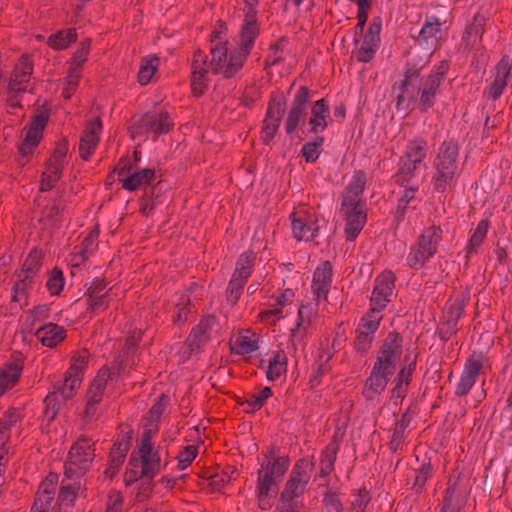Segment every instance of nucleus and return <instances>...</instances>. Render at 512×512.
<instances>
[{
    "label": "nucleus",
    "mask_w": 512,
    "mask_h": 512,
    "mask_svg": "<svg viewBox=\"0 0 512 512\" xmlns=\"http://www.w3.org/2000/svg\"><path fill=\"white\" fill-rule=\"evenodd\" d=\"M258 35V26L252 11L247 12L244 25L240 33L239 47L233 50L228 48V43L223 41L219 33H215L217 40L211 46V61L207 55L198 50L195 52L191 64L192 90L194 95L204 93L209 82L210 73L221 75L225 78L234 76L243 66L244 60L250 53L255 38Z\"/></svg>",
    "instance_id": "1"
},
{
    "label": "nucleus",
    "mask_w": 512,
    "mask_h": 512,
    "mask_svg": "<svg viewBox=\"0 0 512 512\" xmlns=\"http://www.w3.org/2000/svg\"><path fill=\"white\" fill-rule=\"evenodd\" d=\"M365 183V174L355 173L343 195L341 211L346 220L345 233L349 241H353L358 236L366 223L365 203L360 197Z\"/></svg>",
    "instance_id": "2"
},
{
    "label": "nucleus",
    "mask_w": 512,
    "mask_h": 512,
    "mask_svg": "<svg viewBox=\"0 0 512 512\" xmlns=\"http://www.w3.org/2000/svg\"><path fill=\"white\" fill-rule=\"evenodd\" d=\"M313 472V463L299 460L290 472L275 512H304L302 497Z\"/></svg>",
    "instance_id": "3"
},
{
    "label": "nucleus",
    "mask_w": 512,
    "mask_h": 512,
    "mask_svg": "<svg viewBox=\"0 0 512 512\" xmlns=\"http://www.w3.org/2000/svg\"><path fill=\"white\" fill-rule=\"evenodd\" d=\"M458 144L452 140L442 143L434 160L435 172L432 176L434 190L443 193L452 189L459 175L458 167Z\"/></svg>",
    "instance_id": "4"
},
{
    "label": "nucleus",
    "mask_w": 512,
    "mask_h": 512,
    "mask_svg": "<svg viewBox=\"0 0 512 512\" xmlns=\"http://www.w3.org/2000/svg\"><path fill=\"white\" fill-rule=\"evenodd\" d=\"M85 364L84 357L75 361L67 371L63 384L46 396L44 416L48 422L56 417L62 402L71 398L74 391L80 386Z\"/></svg>",
    "instance_id": "5"
},
{
    "label": "nucleus",
    "mask_w": 512,
    "mask_h": 512,
    "mask_svg": "<svg viewBox=\"0 0 512 512\" xmlns=\"http://www.w3.org/2000/svg\"><path fill=\"white\" fill-rule=\"evenodd\" d=\"M442 230L440 227L431 226L427 228L414 245L407 256V263L411 268L419 269L426 261L435 255L438 244L441 240Z\"/></svg>",
    "instance_id": "6"
},
{
    "label": "nucleus",
    "mask_w": 512,
    "mask_h": 512,
    "mask_svg": "<svg viewBox=\"0 0 512 512\" xmlns=\"http://www.w3.org/2000/svg\"><path fill=\"white\" fill-rule=\"evenodd\" d=\"M93 446L94 442L90 438L82 436L71 447L68 462L65 464V476L67 478H73L89 469L95 457Z\"/></svg>",
    "instance_id": "7"
},
{
    "label": "nucleus",
    "mask_w": 512,
    "mask_h": 512,
    "mask_svg": "<svg viewBox=\"0 0 512 512\" xmlns=\"http://www.w3.org/2000/svg\"><path fill=\"white\" fill-rule=\"evenodd\" d=\"M447 70L448 64L445 61H442L421 83L419 87L418 105L422 110H426L433 106L436 97L439 94L440 84Z\"/></svg>",
    "instance_id": "8"
},
{
    "label": "nucleus",
    "mask_w": 512,
    "mask_h": 512,
    "mask_svg": "<svg viewBox=\"0 0 512 512\" xmlns=\"http://www.w3.org/2000/svg\"><path fill=\"white\" fill-rule=\"evenodd\" d=\"M382 310V308L372 307V305H370V310L361 318L357 329L358 335L355 343L357 351H366L372 343L374 334L378 330L382 319Z\"/></svg>",
    "instance_id": "9"
},
{
    "label": "nucleus",
    "mask_w": 512,
    "mask_h": 512,
    "mask_svg": "<svg viewBox=\"0 0 512 512\" xmlns=\"http://www.w3.org/2000/svg\"><path fill=\"white\" fill-rule=\"evenodd\" d=\"M129 465L133 468H140V476L153 478L160 470V457L152 446L145 444L139 447V458L131 456Z\"/></svg>",
    "instance_id": "10"
},
{
    "label": "nucleus",
    "mask_w": 512,
    "mask_h": 512,
    "mask_svg": "<svg viewBox=\"0 0 512 512\" xmlns=\"http://www.w3.org/2000/svg\"><path fill=\"white\" fill-rule=\"evenodd\" d=\"M310 98V91L306 87H301L296 92L285 123V130L288 134L294 132L299 124L304 122Z\"/></svg>",
    "instance_id": "11"
},
{
    "label": "nucleus",
    "mask_w": 512,
    "mask_h": 512,
    "mask_svg": "<svg viewBox=\"0 0 512 512\" xmlns=\"http://www.w3.org/2000/svg\"><path fill=\"white\" fill-rule=\"evenodd\" d=\"M119 181L122 187L129 191H135L151 183L155 176L152 169H134L131 166H124L118 171Z\"/></svg>",
    "instance_id": "12"
},
{
    "label": "nucleus",
    "mask_w": 512,
    "mask_h": 512,
    "mask_svg": "<svg viewBox=\"0 0 512 512\" xmlns=\"http://www.w3.org/2000/svg\"><path fill=\"white\" fill-rule=\"evenodd\" d=\"M57 476L50 474L40 484L39 490L33 504L34 511L58 512V501H54Z\"/></svg>",
    "instance_id": "13"
},
{
    "label": "nucleus",
    "mask_w": 512,
    "mask_h": 512,
    "mask_svg": "<svg viewBox=\"0 0 512 512\" xmlns=\"http://www.w3.org/2000/svg\"><path fill=\"white\" fill-rule=\"evenodd\" d=\"M402 354V339L398 334L390 333L385 339L375 364L394 372L396 362Z\"/></svg>",
    "instance_id": "14"
},
{
    "label": "nucleus",
    "mask_w": 512,
    "mask_h": 512,
    "mask_svg": "<svg viewBox=\"0 0 512 512\" xmlns=\"http://www.w3.org/2000/svg\"><path fill=\"white\" fill-rule=\"evenodd\" d=\"M320 222L324 223V220H320L314 215H302L301 213H297V216L294 217L292 221L294 237L298 240H312L321 228Z\"/></svg>",
    "instance_id": "15"
},
{
    "label": "nucleus",
    "mask_w": 512,
    "mask_h": 512,
    "mask_svg": "<svg viewBox=\"0 0 512 512\" xmlns=\"http://www.w3.org/2000/svg\"><path fill=\"white\" fill-rule=\"evenodd\" d=\"M381 24L374 21L364 36L359 48L354 52L356 59L360 62L367 63L374 57L380 42Z\"/></svg>",
    "instance_id": "16"
},
{
    "label": "nucleus",
    "mask_w": 512,
    "mask_h": 512,
    "mask_svg": "<svg viewBox=\"0 0 512 512\" xmlns=\"http://www.w3.org/2000/svg\"><path fill=\"white\" fill-rule=\"evenodd\" d=\"M394 289V277L391 272H385L379 275L375 281V286L370 298L372 307L384 309L390 301Z\"/></svg>",
    "instance_id": "17"
},
{
    "label": "nucleus",
    "mask_w": 512,
    "mask_h": 512,
    "mask_svg": "<svg viewBox=\"0 0 512 512\" xmlns=\"http://www.w3.org/2000/svg\"><path fill=\"white\" fill-rule=\"evenodd\" d=\"M441 26L442 24L439 19L434 17L427 18L418 33V44L428 51L431 49H436L439 41L443 36Z\"/></svg>",
    "instance_id": "18"
},
{
    "label": "nucleus",
    "mask_w": 512,
    "mask_h": 512,
    "mask_svg": "<svg viewBox=\"0 0 512 512\" xmlns=\"http://www.w3.org/2000/svg\"><path fill=\"white\" fill-rule=\"evenodd\" d=\"M393 374L387 368L375 364L369 378L365 382L364 396L368 400H374L386 388L388 378Z\"/></svg>",
    "instance_id": "19"
},
{
    "label": "nucleus",
    "mask_w": 512,
    "mask_h": 512,
    "mask_svg": "<svg viewBox=\"0 0 512 512\" xmlns=\"http://www.w3.org/2000/svg\"><path fill=\"white\" fill-rule=\"evenodd\" d=\"M511 62L507 57H503L496 67L494 81L489 86L486 94L489 98L496 100L503 93L511 78Z\"/></svg>",
    "instance_id": "20"
},
{
    "label": "nucleus",
    "mask_w": 512,
    "mask_h": 512,
    "mask_svg": "<svg viewBox=\"0 0 512 512\" xmlns=\"http://www.w3.org/2000/svg\"><path fill=\"white\" fill-rule=\"evenodd\" d=\"M278 479L259 471L258 475V503L262 510H267L272 506V500L278 492L277 486Z\"/></svg>",
    "instance_id": "21"
},
{
    "label": "nucleus",
    "mask_w": 512,
    "mask_h": 512,
    "mask_svg": "<svg viewBox=\"0 0 512 512\" xmlns=\"http://www.w3.org/2000/svg\"><path fill=\"white\" fill-rule=\"evenodd\" d=\"M331 277L332 267L328 261L323 262L316 268L311 286L315 300L326 299L331 286Z\"/></svg>",
    "instance_id": "22"
},
{
    "label": "nucleus",
    "mask_w": 512,
    "mask_h": 512,
    "mask_svg": "<svg viewBox=\"0 0 512 512\" xmlns=\"http://www.w3.org/2000/svg\"><path fill=\"white\" fill-rule=\"evenodd\" d=\"M102 131V123L99 119L90 121L80 139L79 152L83 159H88L94 152Z\"/></svg>",
    "instance_id": "23"
},
{
    "label": "nucleus",
    "mask_w": 512,
    "mask_h": 512,
    "mask_svg": "<svg viewBox=\"0 0 512 512\" xmlns=\"http://www.w3.org/2000/svg\"><path fill=\"white\" fill-rule=\"evenodd\" d=\"M47 116L45 113H40L35 116L31 125L27 129L25 133V138L20 146V152L26 156L28 155L32 149L38 145L42 131L46 125Z\"/></svg>",
    "instance_id": "24"
},
{
    "label": "nucleus",
    "mask_w": 512,
    "mask_h": 512,
    "mask_svg": "<svg viewBox=\"0 0 512 512\" xmlns=\"http://www.w3.org/2000/svg\"><path fill=\"white\" fill-rule=\"evenodd\" d=\"M317 303H309L300 307L298 312L297 328L292 331L291 343L297 349L304 338L307 326L312 322L317 312Z\"/></svg>",
    "instance_id": "25"
},
{
    "label": "nucleus",
    "mask_w": 512,
    "mask_h": 512,
    "mask_svg": "<svg viewBox=\"0 0 512 512\" xmlns=\"http://www.w3.org/2000/svg\"><path fill=\"white\" fill-rule=\"evenodd\" d=\"M283 113L284 105L280 101L274 102L269 106L262 130V139L265 143H269L273 139L280 125Z\"/></svg>",
    "instance_id": "26"
},
{
    "label": "nucleus",
    "mask_w": 512,
    "mask_h": 512,
    "mask_svg": "<svg viewBox=\"0 0 512 512\" xmlns=\"http://www.w3.org/2000/svg\"><path fill=\"white\" fill-rule=\"evenodd\" d=\"M32 73V63L28 57L23 56L16 65L9 83L11 92H25V83L28 82Z\"/></svg>",
    "instance_id": "27"
},
{
    "label": "nucleus",
    "mask_w": 512,
    "mask_h": 512,
    "mask_svg": "<svg viewBox=\"0 0 512 512\" xmlns=\"http://www.w3.org/2000/svg\"><path fill=\"white\" fill-rule=\"evenodd\" d=\"M329 117V109L324 99L316 101L311 107V116L308 120L309 130L311 133H321L327 127V118Z\"/></svg>",
    "instance_id": "28"
},
{
    "label": "nucleus",
    "mask_w": 512,
    "mask_h": 512,
    "mask_svg": "<svg viewBox=\"0 0 512 512\" xmlns=\"http://www.w3.org/2000/svg\"><path fill=\"white\" fill-rule=\"evenodd\" d=\"M141 129L155 134H162L169 131L171 122L167 113H147L139 123Z\"/></svg>",
    "instance_id": "29"
},
{
    "label": "nucleus",
    "mask_w": 512,
    "mask_h": 512,
    "mask_svg": "<svg viewBox=\"0 0 512 512\" xmlns=\"http://www.w3.org/2000/svg\"><path fill=\"white\" fill-rule=\"evenodd\" d=\"M65 150L59 149L51 159L46 172L43 174L41 190L46 191L53 187L54 183L60 178L62 161L65 157Z\"/></svg>",
    "instance_id": "30"
},
{
    "label": "nucleus",
    "mask_w": 512,
    "mask_h": 512,
    "mask_svg": "<svg viewBox=\"0 0 512 512\" xmlns=\"http://www.w3.org/2000/svg\"><path fill=\"white\" fill-rule=\"evenodd\" d=\"M35 336L44 346L53 348L65 337V331L62 327L47 323L35 331Z\"/></svg>",
    "instance_id": "31"
},
{
    "label": "nucleus",
    "mask_w": 512,
    "mask_h": 512,
    "mask_svg": "<svg viewBox=\"0 0 512 512\" xmlns=\"http://www.w3.org/2000/svg\"><path fill=\"white\" fill-rule=\"evenodd\" d=\"M481 370V363L479 361H469L461 375L460 381L456 387L455 393L458 396L466 395L474 386L476 378Z\"/></svg>",
    "instance_id": "32"
},
{
    "label": "nucleus",
    "mask_w": 512,
    "mask_h": 512,
    "mask_svg": "<svg viewBox=\"0 0 512 512\" xmlns=\"http://www.w3.org/2000/svg\"><path fill=\"white\" fill-rule=\"evenodd\" d=\"M431 55L432 52L425 50L421 54L414 55L407 62L403 86L410 85L413 79H416L419 76L421 70L424 69L430 62Z\"/></svg>",
    "instance_id": "33"
},
{
    "label": "nucleus",
    "mask_w": 512,
    "mask_h": 512,
    "mask_svg": "<svg viewBox=\"0 0 512 512\" xmlns=\"http://www.w3.org/2000/svg\"><path fill=\"white\" fill-rule=\"evenodd\" d=\"M259 348L258 338L248 331L239 333L231 344V349L239 355H250Z\"/></svg>",
    "instance_id": "34"
},
{
    "label": "nucleus",
    "mask_w": 512,
    "mask_h": 512,
    "mask_svg": "<svg viewBox=\"0 0 512 512\" xmlns=\"http://www.w3.org/2000/svg\"><path fill=\"white\" fill-rule=\"evenodd\" d=\"M88 305L92 311H100L104 309L107 304V291L105 284L100 280H95L92 282L91 286L88 288Z\"/></svg>",
    "instance_id": "35"
},
{
    "label": "nucleus",
    "mask_w": 512,
    "mask_h": 512,
    "mask_svg": "<svg viewBox=\"0 0 512 512\" xmlns=\"http://www.w3.org/2000/svg\"><path fill=\"white\" fill-rule=\"evenodd\" d=\"M214 325V317H207L198 324L188 338V346L191 350L199 348L200 345L206 341Z\"/></svg>",
    "instance_id": "36"
},
{
    "label": "nucleus",
    "mask_w": 512,
    "mask_h": 512,
    "mask_svg": "<svg viewBox=\"0 0 512 512\" xmlns=\"http://www.w3.org/2000/svg\"><path fill=\"white\" fill-rule=\"evenodd\" d=\"M487 18L485 15L478 13L474 17L473 23L467 26L463 40L467 45H475L480 40Z\"/></svg>",
    "instance_id": "37"
},
{
    "label": "nucleus",
    "mask_w": 512,
    "mask_h": 512,
    "mask_svg": "<svg viewBox=\"0 0 512 512\" xmlns=\"http://www.w3.org/2000/svg\"><path fill=\"white\" fill-rule=\"evenodd\" d=\"M286 368V355L281 351H277L269 360V364L266 370L267 379L269 381L277 380L281 375H283L286 372Z\"/></svg>",
    "instance_id": "38"
},
{
    "label": "nucleus",
    "mask_w": 512,
    "mask_h": 512,
    "mask_svg": "<svg viewBox=\"0 0 512 512\" xmlns=\"http://www.w3.org/2000/svg\"><path fill=\"white\" fill-rule=\"evenodd\" d=\"M22 367L17 363L8 364L0 373V393L12 387L21 374Z\"/></svg>",
    "instance_id": "39"
},
{
    "label": "nucleus",
    "mask_w": 512,
    "mask_h": 512,
    "mask_svg": "<svg viewBox=\"0 0 512 512\" xmlns=\"http://www.w3.org/2000/svg\"><path fill=\"white\" fill-rule=\"evenodd\" d=\"M129 449V442L128 441H122L119 443L114 444L111 453H110V466L107 470V473L111 476L116 473L118 468L122 465L126 453Z\"/></svg>",
    "instance_id": "40"
},
{
    "label": "nucleus",
    "mask_w": 512,
    "mask_h": 512,
    "mask_svg": "<svg viewBox=\"0 0 512 512\" xmlns=\"http://www.w3.org/2000/svg\"><path fill=\"white\" fill-rule=\"evenodd\" d=\"M77 34L75 29L59 31L51 35L48 39V45L54 50L66 49L72 42L76 40Z\"/></svg>",
    "instance_id": "41"
},
{
    "label": "nucleus",
    "mask_w": 512,
    "mask_h": 512,
    "mask_svg": "<svg viewBox=\"0 0 512 512\" xmlns=\"http://www.w3.org/2000/svg\"><path fill=\"white\" fill-rule=\"evenodd\" d=\"M158 65L159 59L156 56H148L142 59L138 72V80L141 85H146L150 82L158 68Z\"/></svg>",
    "instance_id": "42"
},
{
    "label": "nucleus",
    "mask_w": 512,
    "mask_h": 512,
    "mask_svg": "<svg viewBox=\"0 0 512 512\" xmlns=\"http://www.w3.org/2000/svg\"><path fill=\"white\" fill-rule=\"evenodd\" d=\"M140 332H134L127 339V358L122 361L117 369V374L119 377H125L129 375L130 369L136 364L133 356H130L131 350L136 345L138 339L140 338Z\"/></svg>",
    "instance_id": "43"
},
{
    "label": "nucleus",
    "mask_w": 512,
    "mask_h": 512,
    "mask_svg": "<svg viewBox=\"0 0 512 512\" xmlns=\"http://www.w3.org/2000/svg\"><path fill=\"white\" fill-rule=\"evenodd\" d=\"M293 292L291 290H286L281 296H279L276 300V307L265 311L262 313L263 320L267 322H274L283 317L281 307L292 301Z\"/></svg>",
    "instance_id": "44"
},
{
    "label": "nucleus",
    "mask_w": 512,
    "mask_h": 512,
    "mask_svg": "<svg viewBox=\"0 0 512 512\" xmlns=\"http://www.w3.org/2000/svg\"><path fill=\"white\" fill-rule=\"evenodd\" d=\"M419 164L400 159L398 169V182L401 186H408L416 177Z\"/></svg>",
    "instance_id": "45"
},
{
    "label": "nucleus",
    "mask_w": 512,
    "mask_h": 512,
    "mask_svg": "<svg viewBox=\"0 0 512 512\" xmlns=\"http://www.w3.org/2000/svg\"><path fill=\"white\" fill-rule=\"evenodd\" d=\"M30 284L31 280L29 279V275L25 274L23 277L22 274H19L18 281L13 286L12 301L18 303L20 306L25 305L27 303V290Z\"/></svg>",
    "instance_id": "46"
},
{
    "label": "nucleus",
    "mask_w": 512,
    "mask_h": 512,
    "mask_svg": "<svg viewBox=\"0 0 512 512\" xmlns=\"http://www.w3.org/2000/svg\"><path fill=\"white\" fill-rule=\"evenodd\" d=\"M426 156V142L422 140H417L414 142H411L408 145L406 155L403 156L401 159L407 160L416 164H421L423 159Z\"/></svg>",
    "instance_id": "47"
},
{
    "label": "nucleus",
    "mask_w": 512,
    "mask_h": 512,
    "mask_svg": "<svg viewBox=\"0 0 512 512\" xmlns=\"http://www.w3.org/2000/svg\"><path fill=\"white\" fill-rule=\"evenodd\" d=\"M253 261V253L246 252L240 255L233 277L247 280L251 274V267Z\"/></svg>",
    "instance_id": "48"
},
{
    "label": "nucleus",
    "mask_w": 512,
    "mask_h": 512,
    "mask_svg": "<svg viewBox=\"0 0 512 512\" xmlns=\"http://www.w3.org/2000/svg\"><path fill=\"white\" fill-rule=\"evenodd\" d=\"M108 381H112L111 373L108 369L103 368L98 372L92 382L88 394H95L97 397L101 398Z\"/></svg>",
    "instance_id": "49"
},
{
    "label": "nucleus",
    "mask_w": 512,
    "mask_h": 512,
    "mask_svg": "<svg viewBox=\"0 0 512 512\" xmlns=\"http://www.w3.org/2000/svg\"><path fill=\"white\" fill-rule=\"evenodd\" d=\"M323 142V137H316L313 141H309L303 146L302 155L307 162H314L318 159L322 152Z\"/></svg>",
    "instance_id": "50"
},
{
    "label": "nucleus",
    "mask_w": 512,
    "mask_h": 512,
    "mask_svg": "<svg viewBox=\"0 0 512 512\" xmlns=\"http://www.w3.org/2000/svg\"><path fill=\"white\" fill-rule=\"evenodd\" d=\"M488 231V223L486 221H480L474 230L469 243L467 245V253L471 254L473 253L477 247L481 245L483 240L486 237Z\"/></svg>",
    "instance_id": "51"
},
{
    "label": "nucleus",
    "mask_w": 512,
    "mask_h": 512,
    "mask_svg": "<svg viewBox=\"0 0 512 512\" xmlns=\"http://www.w3.org/2000/svg\"><path fill=\"white\" fill-rule=\"evenodd\" d=\"M288 466V460L280 457L275 459L273 462H269L261 469V471L279 480L286 472Z\"/></svg>",
    "instance_id": "52"
},
{
    "label": "nucleus",
    "mask_w": 512,
    "mask_h": 512,
    "mask_svg": "<svg viewBox=\"0 0 512 512\" xmlns=\"http://www.w3.org/2000/svg\"><path fill=\"white\" fill-rule=\"evenodd\" d=\"M81 76V70L78 67H71L69 73L65 79L64 88H63V96L66 99H69L73 92L75 91L78 81Z\"/></svg>",
    "instance_id": "53"
},
{
    "label": "nucleus",
    "mask_w": 512,
    "mask_h": 512,
    "mask_svg": "<svg viewBox=\"0 0 512 512\" xmlns=\"http://www.w3.org/2000/svg\"><path fill=\"white\" fill-rule=\"evenodd\" d=\"M97 237L98 232L96 230H92L83 240L82 245L78 248L77 251V255H79L82 260L87 259L96 249Z\"/></svg>",
    "instance_id": "54"
},
{
    "label": "nucleus",
    "mask_w": 512,
    "mask_h": 512,
    "mask_svg": "<svg viewBox=\"0 0 512 512\" xmlns=\"http://www.w3.org/2000/svg\"><path fill=\"white\" fill-rule=\"evenodd\" d=\"M417 192V185H412L411 187L404 190L403 195L399 199L398 207H397V217H403L406 211V208L410 203L415 201V195Z\"/></svg>",
    "instance_id": "55"
},
{
    "label": "nucleus",
    "mask_w": 512,
    "mask_h": 512,
    "mask_svg": "<svg viewBox=\"0 0 512 512\" xmlns=\"http://www.w3.org/2000/svg\"><path fill=\"white\" fill-rule=\"evenodd\" d=\"M245 282L246 280L232 276L227 289V300L232 305H234L239 299Z\"/></svg>",
    "instance_id": "56"
},
{
    "label": "nucleus",
    "mask_w": 512,
    "mask_h": 512,
    "mask_svg": "<svg viewBox=\"0 0 512 512\" xmlns=\"http://www.w3.org/2000/svg\"><path fill=\"white\" fill-rule=\"evenodd\" d=\"M40 265V253L38 251L31 252L26 258L23 269L19 274L24 277L25 274L29 275V279L36 274L37 269Z\"/></svg>",
    "instance_id": "57"
},
{
    "label": "nucleus",
    "mask_w": 512,
    "mask_h": 512,
    "mask_svg": "<svg viewBox=\"0 0 512 512\" xmlns=\"http://www.w3.org/2000/svg\"><path fill=\"white\" fill-rule=\"evenodd\" d=\"M272 395V391L269 387H264L259 392L251 394L247 398V404L253 409H260L265 401Z\"/></svg>",
    "instance_id": "58"
},
{
    "label": "nucleus",
    "mask_w": 512,
    "mask_h": 512,
    "mask_svg": "<svg viewBox=\"0 0 512 512\" xmlns=\"http://www.w3.org/2000/svg\"><path fill=\"white\" fill-rule=\"evenodd\" d=\"M336 459V451L334 448H328L322 457L321 467H320V476L326 477L333 469L334 462Z\"/></svg>",
    "instance_id": "59"
},
{
    "label": "nucleus",
    "mask_w": 512,
    "mask_h": 512,
    "mask_svg": "<svg viewBox=\"0 0 512 512\" xmlns=\"http://www.w3.org/2000/svg\"><path fill=\"white\" fill-rule=\"evenodd\" d=\"M80 489V484H66L60 491L58 502L60 504H71L76 498L77 491Z\"/></svg>",
    "instance_id": "60"
},
{
    "label": "nucleus",
    "mask_w": 512,
    "mask_h": 512,
    "mask_svg": "<svg viewBox=\"0 0 512 512\" xmlns=\"http://www.w3.org/2000/svg\"><path fill=\"white\" fill-rule=\"evenodd\" d=\"M46 285L52 295H58L64 286L62 272L53 270Z\"/></svg>",
    "instance_id": "61"
},
{
    "label": "nucleus",
    "mask_w": 512,
    "mask_h": 512,
    "mask_svg": "<svg viewBox=\"0 0 512 512\" xmlns=\"http://www.w3.org/2000/svg\"><path fill=\"white\" fill-rule=\"evenodd\" d=\"M432 468L430 463L423 464L420 469L415 473V481L413 488L419 492L425 485L427 479L430 477Z\"/></svg>",
    "instance_id": "62"
},
{
    "label": "nucleus",
    "mask_w": 512,
    "mask_h": 512,
    "mask_svg": "<svg viewBox=\"0 0 512 512\" xmlns=\"http://www.w3.org/2000/svg\"><path fill=\"white\" fill-rule=\"evenodd\" d=\"M323 502L327 512H341L342 510V503L335 492L327 491L324 495Z\"/></svg>",
    "instance_id": "63"
},
{
    "label": "nucleus",
    "mask_w": 512,
    "mask_h": 512,
    "mask_svg": "<svg viewBox=\"0 0 512 512\" xmlns=\"http://www.w3.org/2000/svg\"><path fill=\"white\" fill-rule=\"evenodd\" d=\"M196 457V448L194 446H187L178 455V466L181 470H184L190 465V463Z\"/></svg>",
    "instance_id": "64"
}]
</instances>
